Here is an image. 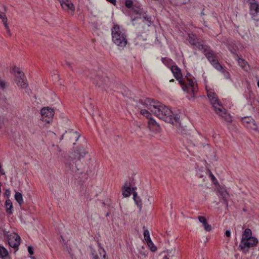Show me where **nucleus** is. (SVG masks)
I'll list each match as a JSON object with an SVG mask.
<instances>
[{
    "mask_svg": "<svg viewBox=\"0 0 259 259\" xmlns=\"http://www.w3.org/2000/svg\"><path fill=\"white\" fill-rule=\"evenodd\" d=\"M225 118V120L227 121V122H231L232 120L231 119V117L229 115H227L226 114V115H224V117Z\"/></svg>",
    "mask_w": 259,
    "mask_h": 259,
    "instance_id": "nucleus-43",
    "label": "nucleus"
},
{
    "mask_svg": "<svg viewBox=\"0 0 259 259\" xmlns=\"http://www.w3.org/2000/svg\"><path fill=\"white\" fill-rule=\"evenodd\" d=\"M28 251L30 255L33 254V248L31 246H28Z\"/></svg>",
    "mask_w": 259,
    "mask_h": 259,
    "instance_id": "nucleus-44",
    "label": "nucleus"
},
{
    "mask_svg": "<svg viewBox=\"0 0 259 259\" xmlns=\"http://www.w3.org/2000/svg\"><path fill=\"white\" fill-rule=\"evenodd\" d=\"M163 259H169V258L167 256V255H165L163 257Z\"/></svg>",
    "mask_w": 259,
    "mask_h": 259,
    "instance_id": "nucleus-57",
    "label": "nucleus"
},
{
    "mask_svg": "<svg viewBox=\"0 0 259 259\" xmlns=\"http://www.w3.org/2000/svg\"><path fill=\"white\" fill-rule=\"evenodd\" d=\"M207 97L209 98V100L211 99V98H212L213 97H215L216 95L214 93L210 92L207 93Z\"/></svg>",
    "mask_w": 259,
    "mask_h": 259,
    "instance_id": "nucleus-42",
    "label": "nucleus"
},
{
    "mask_svg": "<svg viewBox=\"0 0 259 259\" xmlns=\"http://www.w3.org/2000/svg\"><path fill=\"white\" fill-rule=\"evenodd\" d=\"M7 21H8V19H4V21L3 23H4V25L5 26V29L6 30L9 29V26H8V24L7 23Z\"/></svg>",
    "mask_w": 259,
    "mask_h": 259,
    "instance_id": "nucleus-45",
    "label": "nucleus"
},
{
    "mask_svg": "<svg viewBox=\"0 0 259 259\" xmlns=\"http://www.w3.org/2000/svg\"><path fill=\"white\" fill-rule=\"evenodd\" d=\"M133 199L135 203L139 207L140 209L142 208V202L140 198L138 196L137 193L135 191L133 192Z\"/></svg>",
    "mask_w": 259,
    "mask_h": 259,
    "instance_id": "nucleus-26",
    "label": "nucleus"
},
{
    "mask_svg": "<svg viewBox=\"0 0 259 259\" xmlns=\"http://www.w3.org/2000/svg\"><path fill=\"white\" fill-rule=\"evenodd\" d=\"M21 238L18 234L10 235L8 237V243L9 245L14 248L15 250H17L18 246L20 244Z\"/></svg>",
    "mask_w": 259,
    "mask_h": 259,
    "instance_id": "nucleus-9",
    "label": "nucleus"
},
{
    "mask_svg": "<svg viewBox=\"0 0 259 259\" xmlns=\"http://www.w3.org/2000/svg\"><path fill=\"white\" fill-rule=\"evenodd\" d=\"M6 211V212L9 214H11L13 213V204L12 201L8 199L5 202Z\"/></svg>",
    "mask_w": 259,
    "mask_h": 259,
    "instance_id": "nucleus-23",
    "label": "nucleus"
},
{
    "mask_svg": "<svg viewBox=\"0 0 259 259\" xmlns=\"http://www.w3.org/2000/svg\"><path fill=\"white\" fill-rule=\"evenodd\" d=\"M190 73H187V75L185 76V78L188 80V79H190V77L191 76Z\"/></svg>",
    "mask_w": 259,
    "mask_h": 259,
    "instance_id": "nucleus-52",
    "label": "nucleus"
},
{
    "mask_svg": "<svg viewBox=\"0 0 259 259\" xmlns=\"http://www.w3.org/2000/svg\"><path fill=\"white\" fill-rule=\"evenodd\" d=\"M133 11L134 14L137 15V17L132 18V21H134L138 19H143V22L145 25H146L148 27L152 24L151 17V16H148L145 12H144L143 9L139 7L133 8Z\"/></svg>",
    "mask_w": 259,
    "mask_h": 259,
    "instance_id": "nucleus-5",
    "label": "nucleus"
},
{
    "mask_svg": "<svg viewBox=\"0 0 259 259\" xmlns=\"http://www.w3.org/2000/svg\"><path fill=\"white\" fill-rule=\"evenodd\" d=\"M225 235L227 237H230L231 236V232L230 230H226L225 232Z\"/></svg>",
    "mask_w": 259,
    "mask_h": 259,
    "instance_id": "nucleus-47",
    "label": "nucleus"
},
{
    "mask_svg": "<svg viewBox=\"0 0 259 259\" xmlns=\"http://www.w3.org/2000/svg\"><path fill=\"white\" fill-rule=\"evenodd\" d=\"M252 232L251 230L249 228H246L242 234V238H255V237L251 236Z\"/></svg>",
    "mask_w": 259,
    "mask_h": 259,
    "instance_id": "nucleus-27",
    "label": "nucleus"
},
{
    "mask_svg": "<svg viewBox=\"0 0 259 259\" xmlns=\"http://www.w3.org/2000/svg\"><path fill=\"white\" fill-rule=\"evenodd\" d=\"M6 85V82L3 80H0V88H1L2 90H4V89H5Z\"/></svg>",
    "mask_w": 259,
    "mask_h": 259,
    "instance_id": "nucleus-41",
    "label": "nucleus"
},
{
    "mask_svg": "<svg viewBox=\"0 0 259 259\" xmlns=\"http://www.w3.org/2000/svg\"><path fill=\"white\" fill-rule=\"evenodd\" d=\"M99 254L101 256H102L103 259H108L106 258V254L105 249L103 248L100 247L99 250Z\"/></svg>",
    "mask_w": 259,
    "mask_h": 259,
    "instance_id": "nucleus-36",
    "label": "nucleus"
},
{
    "mask_svg": "<svg viewBox=\"0 0 259 259\" xmlns=\"http://www.w3.org/2000/svg\"><path fill=\"white\" fill-rule=\"evenodd\" d=\"M200 38H198L196 35L191 33L188 35V40L192 46H194L199 41Z\"/></svg>",
    "mask_w": 259,
    "mask_h": 259,
    "instance_id": "nucleus-20",
    "label": "nucleus"
},
{
    "mask_svg": "<svg viewBox=\"0 0 259 259\" xmlns=\"http://www.w3.org/2000/svg\"><path fill=\"white\" fill-rule=\"evenodd\" d=\"M201 15H204V13H203V12H202L201 13Z\"/></svg>",
    "mask_w": 259,
    "mask_h": 259,
    "instance_id": "nucleus-59",
    "label": "nucleus"
},
{
    "mask_svg": "<svg viewBox=\"0 0 259 259\" xmlns=\"http://www.w3.org/2000/svg\"><path fill=\"white\" fill-rule=\"evenodd\" d=\"M213 108L215 113L219 115L224 117V115H226V110L221 104Z\"/></svg>",
    "mask_w": 259,
    "mask_h": 259,
    "instance_id": "nucleus-24",
    "label": "nucleus"
},
{
    "mask_svg": "<svg viewBox=\"0 0 259 259\" xmlns=\"http://www.w3.org/2000/svg\"><path fill=\"white\" fill-rule=\"evenodd\" d=\"M67 136L69 138L70 140H74L76 142L80 136V135L76 131L73 130H69L68 132H66Z\"/></svg>",
    "mask_w": 259,
    "mask_h": 259,
    "instance_id": "nucleus-15",
    "label": "nucleus"
},
{
    "mask_svg": "<svg viewBox=\"0 0 259 259\" xmlns=\"http://www.w3.org/2000/svg\"><path fill=\"white\" fill-rule=\"evenodd\" d=\"M148 125L150 129L158 131L159 126L156 121L152 118L150 117L149 118Z\"/></svg>",
    "mask_w": 259,
    "mask_h": 259,
    "instance_id": "nucleus-22",
    "label": "nucleus"
},
{
    "mask_svg": "<svg viewBox=\"0 0 259 259\" xmlns=\"http://www.w3.org/2000/svg\"><path fill=\"white\" fill-rule=\"evenodd\" d=\"M210 177L212 181L215 179V177L211 172L210 173Z\"/></svg>",
    "mask_w": 259,
    "mask_h": 259,
    "instance_id": "nucleus-51",
    "label": "nucleus"
},
{
    "mask_svg": "<svg viewBox=\"0 0 259 259\" xmlns=\"http://www.w3.org/2000/svg\"><path fill=\"white\" fill-rule=\"evenodd\" d=\"M258 243L256 238H241L239 246L240 249L244 252L248 251V248L256 246Z\"/></svg>",
    "mask_w": 259,
    "mask_h": 259,
    "instance_id": "nucleus-6",
    "label": "nucleus"
},
{
    "mask_svg": "<svg viewBox=\"0 0 259 259\" xmlns=\"http://www.w3.org/2000/svg\"><path fill=\"white\" fill-rule=\"evenodd\" d=\"M251 120H253L252 119H249L248 118L245 117L243 119V121L244 123H246L249 124V125L251 124L252 122Z\"/></svg>",
    "mask_w": 259,
    "mask_h": 259,
    "instance_id": "nucleus-38",
    "label": "nucleus"
},
{
    "mask_svg": "<svg viewBox=\"0 0 259 259\" xmlns=\"http://www.w3.org/2000/svg\"><path fill=\"white\" fill-rule=\"evenodd\" d=\"M106 1H108V2L111 3V4H112L114 5H116V0H106Z\"/></svg>",
    "mask_w": 259,
    "mask_h": 259,
    "instance_id": "nucleus-49",
    "label": "nucleus"
},
{
    "mask_svg": "<svg viewBox=\"0 0 259 259\" xmlns=\"http://www.w3.org/2000/svg\"><path fill=\"white\" fill-rule=\"evenodd\" d=\"M12 70L15 73V82L17 84L22 88H26L27 84L25 82V77L24 74L20 71V68L16 66H14Z\"/></svg>",
    "mask_w": 259,
    "mask_h": 259,
    "instance_id": "nucleus-7",
    "label": "nucleus"
},
{
    "mask_svg": "<svg viewBox=\"0 0 259 259\" xmlns=\"http://www.w3.org/2000/svg\"><path fill=\"white\" fill-rule=\"evenodd\" d=\"M174 79H172L170 80V82H174Z\"/></svg>",
    "mask_w": 259,
    "mask_h": 259,
    "instance_id": "nucleus-60",
    "label": "nucleus"
},
{
    "mask_svg": "<svg viewBox=\"0 0 259 259\" xmlns=\"http://www.w3.org/2000/svg\"><path fill=\"white\" fill-rule=\"evenodd\" d=\"M0 173L2 175H5V174L4 170L2 168H0Z\"/></svg>",
    "mask_w": 259,
    "mask_h": 259,
    "instance_id": "nucleus-55",
    "label": "nucleus"
},
{
    "mask_svg": "<svg viewBox=\"0 0 259 259\" xmlns=\"http://www.w3.org/2000/svg\"><path fill=\"white\" fill-rule=\"evenodd\" d=\"M211 64L218 71H222L223 69L222 66L220 64V63L218 62V60L212 62Z\"/></svg>",
    "mask_w": 259,
    "mask_h": 259,
    "instance_id": "nucleus-32",
    "label": "nucleus"
},
{
    "mask_svg": "<svg viewBox=\"0 0 259 259\" xmlns=\"http://www.w3.org/2000/svg\"><path fill=\"white\" fill-rule=\"evenodd\" d=\"M103 73L99 71L95 74V72L92 73L90 77L94 79V83L103 90H106L110 86V81L109 79L106 76H103Z\"/></svg>",
    "mask_w": 259,
    "mask_h": 259,
    "instance_id": "nucleus-3",
    "label": "nucleus"
},
{
    "mask_svg": "<svg viewBox=\"0 0 259 259\" xmlns=\"http://www.w3.org/2000/svg\"><path fill=\"white\" fill-rule=\"evenodd\" d=\"M66 165L71 168L70 164H69L67 163H66Z\"/></svg>",
    "mask_w": 259,
    "mask_h": 259,
    "instance_id": "nucleus-58",
    "label": "nucleus"
},
{
    "mask_svg": "<svg viewBox=\"0 0 259 259\" xmlns=\"http://www.w3.org/2000/svg\"><path fill=\"white\" fill-rule=\"evenodd\" d=\"M219 197L221 198L223 201L224 204L228 207V199L229 198V194L226 190H221L219 191Z\"/></svg>",
    "mask_w": 259,
    "mask_h": 259,
    "instance_id": "nucleus-16",
    "label": "nucleus"
},
{
    "mask_svg": "<svg viewBox=\"0 0 259 259\" xmlns=\"http://www.w3.org/2000/svg\"><path fill=\"white\" fill-rule=\"evenodd\" d=\"M203 53L210 63L218 60L214 52L210 49L209 46L208 47L207 51H203Z\"/></svg>",
    "mask_w": 259,
    "mask_h": 259,
    "instance_id": "nucleus-11",
    "label": "nucleus"
},
{
    "mask_svg": "<svg viewBox=\"0 0 259 259\" xmlns=\"http://www.w3.org/2000/svg\"><path fill=\"white\" fill-rule=\"evenodd\" d=\"M131 184L127 182H125L122 187V195L124 197H129L131 195Z\"/></svg>",
    "mask_w": 259,
    "mask_h": 259,
    "instance_id": "nucleus-19",
    "label": "nucleus"
},
{
    "mask_svg": "<svg viewBox=\"0 0 259 259\" xmlns=\"http://www.w3.org/2000/svg\"><path fill=\"white\" fill-rule=\"evenodd\" d=\"M15 199L17 201V202L19 204V205H21L23 202L22 195L21 193L18 192H16L15 194Z\"/></svg>",
    "mask_w": 259,
    "mask_h": 259,
    "instance_id": "nucleus-28",
    "label": "nucleus"
},
{
    "mask_svg": "<svg viewBox=\"0 0 259 259\" xmlns=\"http://www.w3.org/2000/svg\"><path fill=\"white\" fill-rule=\"evenodd\" d=\"M199 221L201 223L206 231L209 232L211 230L212 228L210 225H209L206 218L203 216L199 215L198 217Z\"/></svg>",
    "mask_w": 259,
    "mask_h": 259,
    "instance_id": "nucleus-18",
    "label": "nucleus"
},
{
    "mask_svg": "<svg viewBox=\"0 0 259 259\" xmlns=\"http://www.w3.org/2000/svg\"><path fill=\"white\" fill-rule=\"evenodd\" d=\"M188 84L185 83L187 87V90L186 92H189L191 90V92L194 94L195 92H197V88L195 81H194L193 79L190 78L187 80Z\"/></svg>",
    "mask_w": 259,
    "mask_h": 259,
    "instance_id": "nucleus-14",
    "label": "nucleus"
},
{
    "mask_svg": "<svg viewBox=\"0 0 259 259\" xmlns=\"http://www.w3.org/2000/svg\"><path fill=\"white\" fill-rule=\"evenodd\" d=\"M0 19H2L3 23L4 22V19H8L6 15L4 12L0 11Z\"/></svg>",
    "mask_w": 259,
    "mask_h": 259,
    "instance_id": "nucleus-39",
    "label": "nucleus"
},
{
    "mask_svg": "<svg viewBox=\"0 0 259 259\" xmlns=\"http://www.w3.org/2000/svg\"><path fill=\"white\" fill-rule=\"evenodd\" d=\"M178 132L179 133H181L182 134H183V133L182 132V129L181 127H179V128L178 129Z\"/></svg>",
    "mask_w": 259,
    "mask_h": 259,
    "instance_id": "nucleus-54",
    "label": "nucleus"
},
{
    "mask_svg": "<svg viewBox=\"0 0 259 259\" xmlns=\"http://www.w3.org/2000/svg\"><path fill=\"white\" fill-rule=\"evenodd\" d=\"M113 41L120 47H124L127 44L126 36L124 29L117 24H114L112 28Z\"/></svg>",
    "mask_w": 259,
    "mask_h": 259,
    "instance_id": "nucleus-2",
    "label": "nucleus"
},
{
    "mask_svg": "<svg viewBox=\"0 0 259 259\" xmlns=\"http://www.w3.org/2000/svg\"><path fill=\"white\" fill-rule=\"evenodd\" d=\"M87 153L88 151L83 147H77L71 153L70 158L76 165L77 169H78L77 165L79 164L78 162L80 161L81 159L83 158Z\"/></svg>",
    "mask_w": 259,
    "mask_h": 259,
    "instance_id": "nucleus-4",
    "label": "nucleus"
},
{
    "mask_svg": "<svg viewBox=\"0 0 259 259\" xmlns=\"http://www.w3.org/2000/svg\"><path fill=\"white\" fill-rule=\"evenodd\" d=\"M249 14L251 16V19L256 21H259L258 16L259 15V4L256 3L252 6H249Z\"/></svg>",
    "mask_w": 259,
    "mask_h": 259,
    "instance_id": "nucleus-10",
    "label": "nucleus"
},
{
    "mask_svg": "<svg viewBox=\"0 0 259 259\" xmlns=\"http://www.w3.org/2000/svg\"><path fill=\"white\" fill-rule=\"evenodd\" d=\"M251 122H252L251 124L249 125L250 128L253 130L254 131H256L257 130V126L255 124V122L254 120H251Z\"/></svg>",
    "mask_w": 259,
    "mask_h": 259,
    "instance_id": "nucleus-37",
    "label": "nucleus"
},
{
    "mask_svg": "<svg viewBox=\"0 0 259 259\" xmlns=\"http://www.w3.org/2000/svg\"><path fill=\"white\" fill-rule=\"evenodd\" d=\"M6 30H7V32L8 34L9 35V36H11L12 33H11V32L10 31V29H7Z\"/></svg>",
    "mask_w": 259,
    "mask_h": 259,
    "instance_id": "nucleus-53",
    "label": "nucleus"
},
{
    "mask_svg": "<svg viewBox=\"0 0 259 259\" xmlns=\"http://www.w3.org/2000/svg\"><path fill=\"white\" fill-rule=\"evenodd\" d=\"M235 59L238 61L239 65L245 71L250 70V66L248 63L243 59L239 57L238 55H236Z\"/></svg>",
    "mask_w": 259,
    "mask_h": 259,
    "instance_id": "nucleus-12",
    "label": "nucleus"
},
{
    "mask_svg": "<svg viewBox=\"0 0 259 259\" xmlns=\"http://www.w3.org/2000/svg\"><path fill=\"white\" fill-rule=\"evenodd\" d=\"M170 70L173 73V75L175 78L178 80L182 86V89L184 91L187 90V87L185 84V82L183 81V78L181 69L178 67V66L174 65L170 68Z\"/></svg>",
    "mask_w": 259,
    "mask_h": 259,
    "instance_id": "nucleus-8",
    "label": "nucleus"
},
{
    "mask_svg": "<svg viewBox=\"0 0 259 259\" xmlns=\"http://www.w3.org/2000/svg\"><path fill=\"white\" fill-rule=\"evenodd\" d=\"M209 100L213 108H215L217 106L219 105L220 104L217 97L211 98Z\"/></svg>",
    "mask_w": 259,
    "mask_h": 259,
    "instance_id": "nucleus-33",
    "label": "nucleus"
},
{
    "mask_svg": "<svg viewBox=\"0 0 259 259\" xmlns=\"http://www.w3.org/2000/svg\"><path fill=\"white\" fill-rule=\"evenodd\" d=\"M147 40L146 35L139 34L137 35L134 39V42L136 45H141L142 42Z\"/></svg>",
    "mask_w": 259,
    "mask_h": 259,
    "instance_id": "nucleus-21",
    "label": "nucleus"
},
{
    "mask_svg": "<svg viewBox=\"0 0 259 259\" xmlns=\"http://www.w3.org/2000/svg\"><path fill=\"white\" fill-rule=\"evenodd\" d=\"M125 5L127 8L131 9L132 13L134 14V12L133 11V8L137 7L135 6H133V2L132 0H125Z\"/></svg>",
    "mask_w": 259,
    "mask_h": 259,
    "instance_id": "nucleus-30",
    "label": "nucleus"
},
{
    "mask_svg": "<svg viewBox=\"0 0 259 259\" xmlns=\"http://www.w3.org/2000/svg\"><path fill=\"white\" fill-rule=\"evenodd\" d=\"M67 65L71 69L72 67H71V64H70V63L67 62Z\"/></svg>",
    "mask_w": 259,
    "mask_h": 259,
    "instance_id": "nucleus-56",
    "label": "nucleus"
},
{
    "mask_svg": "<svg viewBox=\"0 0 259 259\" xmlns=\"http://www.w3.org/2000/svg\"><path fill=\"white\" fill-rule=\"evenodd\" d=\"M144 229V237L146 241V242L149 241V240H151L150 237V233L149 231L147 229H146L145 227H143Z\"/></svg>",
    "mask_w": 259,
    "mask_h": 259,
    "instance_id": "nucleus-31",
    "label": "nucleus"
},
{
    "mask_svg": "<svg viewBox=\"0 0 259 259\" xmlns=\"http://www.w3.org/2000/svg\"><path fill=\"white\" fill-rule=\"evenodd\" d=\"M229 49L231 52V53H233V54H235V56L237 55L236 54V50L235 49H231L230 48H229Z\"/></svg>",
    "mask_w": 259,
    "mask_h": 259,
    "instance_id": "nucleus-48",
    "label": "nucleus"
},
{
    "mask_svg": "<svg viewBox=\"0 0 259 259\" xmlns=\"http://www.w3.org/2000/svg\"><path fill=\"white\" fill-rule=\"evenodd\" d=\"M147 243L151 251L154 252L157 250L156 246L154 244L152 240H149V241L147 242Z\"/></svg>",
    "mask_w": 259,
    "mask_h": 259,
    "instance_id": "nucleus-34",
    "label": "nucleus"
},
{
    "mask_svg": "<svg viewBox=\"0 0 259 259\" xmlns=\"http://www.w3.org/2000/svg\"><path fill=\"white\" fill-rule=\"evenodd\" d=\"M224 75V76L227 78H229V76H230V74L229 73V72H228L227 71L224 70V69H223L222 70V71H221Z\"/></svg>",
    "mask_w": 259,
    "mask_h": 259,
    "instance_id": "nucleus-40",
    "label": "nucleus"
},
{
    "mask_svg": "<svg viewBox=\"0 0 259 259\" xmlns=\"http://www.w3.org/2000/svg\"><path fill=\"white\" fill-rule=\"evenodd\" d=\"M8 255V250L2 246H0V256L4 258Z\"/></svg>",
    "mask_w": 259,
    "mask_h": 259,
    "instance_id": "nucleus-29",
    "label": "nucleus"
},
{
    "mask_svg": "<svg viewBox=\"0 0 259 259\" xmlns=\"http://www.w3.org/2000/svg\"><path fill=\"white\" fill-rule=\"evenodd\" d=\"M132 189H133V190H135L136 189V187H133Z\"/></svg>",
    "mask_w": 259,
    "mask_h": 259,
    "instance_id": "nucleus-62",
    "label": "nucleus"
},
{
    "mask_svg": "<svg viewBox=\"0 0 259 259\" xmlns=\"http://www.w3.org/2000/svg\"><path fill=\"white\" fill-rule=\"evenodd\" d=\"M162 62L170 69L174 65L175 63L169 58L163 57L161 58Z\"/></svg>",
    "mask_w": 259,
    "mask_h": 259,
    "instance_id": "nucleus-25",
    "label": "nucleus"
},
{
    "mask_svg": "<svg viewBox=\"0 0 259 259\" xmlns=\"http://www.w3.org/2000/svg\"><path fill=\"white\" fill-rule=\"evenodd\" d=\"M41 114L42 116L48 117L49 118H52L54 115V110L49 107H44L41 110Z\"/></svg>",
    "mask_w": 259,
    "mask_h": 259,
    "instance_id": "nucleus-13",
    "label": "nucleus"
},
{
    "mask_svg": "<svg viewBox=\"0 0 259 259\" xmlns=\"http://www.w3.org/2000/svg\"><path fill=\"white\" fill-rule=\"evenodd\" d=\"M4 9H5V11H6V7H4Z\"/></svg>",
    "mask_w": 259,
    "mask_h": 259,
    "instance_id": "nucleus-63",
    "label": "nucleus"
},
{
    "mask_svg": "<svg viewBox=\"0 0 259 259\" xmlns=\"http://www.w3.org/2000/svg\"><path fill=\"white\" fill-rule=\"evenodd\" d=\"M208 47V46L206 45L205 44V41L201 39H200L199 41H197L196 44L193 46V47H195L198 50L201 51L202 53L204 51H207Z\"/></svg>",
    "mask_w": 259,
    "mask_h": 259,
    "instance_id": "nucleus-17",
    "label": "nucleus"
},
{
    "mask_svg": "<svg viewBox=\"0 0 259 259\" xmlns=\"http://www.w3.org/2000/svg\"><path fill=\"white\" fill-rule=\"evenodd\" d=\"M141 104L148 108L156 116L163 121L176 126H180V115L174 114L167 107L151 98L141 100Z\"/></svg>",
    "mask_w": 259,
    "mask_h": 259,
    "instance_id": "nucleus-1",
    "label": "nucleus"
},
{
    "mask_svg": "<svg viewBox=\"0 0 259 259\" xmlns=\"http://www.w3.org/2000/svg\"><path fill=\"white\" fill-rule=\"evenodd\" d=\"M92 255L93 259H99L97 254L93 253Z\"/></svg>",
    "mask_w": 259,
    "mask_h": 259,
    "instance_id": "nucleus-50",
    "label": "nucleus"
},
{
    "mask_svg": "<svg viewBox=\"0 0 259 259\" xmlns=\"http://www.w3.org/2000/svg\"><path fill=\"white\" fill-rule=\"evenodd\" d=\"M257 86L259 88V80L257 81Z\"/></svg>",
    "mask_w": 259,
    "mask_h": 259,
    "instance_id": "nucleus-61",
    "label": "nucleus"
},
{
    "mask_svg": "<svg viewBox=\"0 0 259 259\" xmlns=\"http://www.w3.org/2000/svg\"><path fill=\"white\" fill-rule=\"evenodd\" d=\"M247 2L249 4V6H252L253 4L257 3L255 0H247Z\"/></svg>",
    "mask_w": 259,
    "mask_h": 259,
    "instance_id": "nucleus-46",
    "label": "nucleus"
},
{
    "mask_svg": "<svg viewBox=\"0 0 259 259\" xmlns=\"http://www.w3.org/2000/svg\"><path fill=\"white\" fill-rule=\"evenodd\" d=\"M140 113L143 116H145L147 118H149L151 117V113L148 110L145 109H141L140 111Z\"/></svg>",
    "mask_w": 259,
    "mask_h": 259,
    "instance_id": "nucleus-35",
    "label": "nucleus"
}]
</instances>
